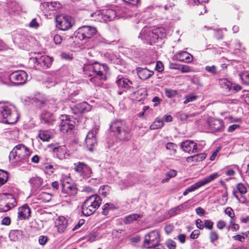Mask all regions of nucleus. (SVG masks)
<instances>
[{
  "instance_id": "f257e3e1",
  "label": "nucleus",
  "mask_w": 249,
  "mask_h": 249,
  "mask_svg": "<svg viewBox=\"0 0 249 249\" xmlns=\"http://www.w3.org/2000/svg\"><path fill=\"white\" fill-rule=\"evenodd\" d=\"M108 67L104 64L94 62L92 64L85 65L83 72L85 75L91 77L90 82L96 86H101L103 82L106 80Z\"/></svg>"
},
{
  "instance_id": "f03ea898",
  "label": "nucleus",
  "mask_w": 249,
  "mask_h": 249,
  "mask_svg": "<svg viewBox=\"0 0 249 249\" xmlns=\"http://www.w3.org/2000/svg\"><path fill=\"white\" fill-rule=\"evenodd\" d=\"M109 129L121 141H128L132 136L131 128L124 120L116 119L111 122Z\"/></svg>"
},
{
  "instance_id": "7ed1b4c3",
  "label": "nucleus",
  "mask_w": 249,
  "mask_h": 249,
  "mask_svg": "<svg viewBox=\"0 0 249 249\" xmlns=\"http://www.w3.org/2000/svg\"><path fill=\"white\" fill-rule=\"evenodd\" d=\"M109 129L121 141H128L132 136L131 128L124 120L116 119L111 122Z\"/></svg>"
},
{
  "instance_id": "20e7f679",
  "label": "nucleus",
  "mask_w": 249,
  "mask_h": 249,
  "mask_svg": "<svg viewBox=\"0 0 249 249\" xmlns=\"http://www.w3.org/2000/svg\"><path fill=\"white\" fill-rule=\"evenodd\" d=\"M109 129L121 141H128L132 136L131 128L124 120L116 119L111 122Z\"/></svg>"
},
{
  "instance_id": "39448f33",
  "label": "nucleus",
  "mask_w": 249,
  "mask_h": 249,
  "mask_svg": "<svg viewBox=\"0 0 249 249\" xmlns=\"http://www.w3.org/2000/svg\"><path fill=\"white\" fill-rule=\"evenodd\" d=\"M165 36V30L163 27H156L152 30L144 27L141 31L139 38L147 44L154 45L161 42Z\"/></svg>"
},
{
  "instance_id": "423d86ee",
  "label": "nucleus",
  "mask_w": 249,
  "mask_h": 249,
  "mask_svg": "<svg viewBox=\"0 0 249 249\" xmlns=\"http://www.w3.org/2000/svg\"><path fill=\"white\" fill-rule=\"evenodd\" d=\"M18 117L14 106L7 102H0V122L14 124L18 121Z\"/></svg>"
},
{
  "instance_id": "0eeeda50",
  "label": "nucleus",
  "mask_w": 249,
  "mask_h": 249,
  "mask_svg": "<svg viewBox=\"0 0 249 249\" xmlns=\"http://www.w3.org/2000/svg\"><path fill=\"white\" fill-rule=\"evenodd\" d=\"M116 83L120 89V90L118 92L119 94H122L123 92H128L130 93V95L133 99L138 101L141 100L140 98L135 96L136 94L141 93V90L135 91L133 84L129 79L119 76L117 78Z\"/></svg>"
},
{
  "instance_id": "6e6552de",
  "label": "nucleus",
  "mask_w": 249,
  "mask_h": 249,
  "mask_svg": "<svg viewBox=\"0 0 249 249\" xmlns=\"http://www.w3.org/2000/svg\"><path fill=\"white\" fill-rule=\"evenodd\" d=\"M102 199L98 195H94L86 199L82 206V212L84 215L92 214L100 207Z\"/></svg>"
},
{
  "instance_id": "1a4fd4ad",
  "label": "nucleus",
  "mask_w": 249,
  "mask_h": 249,
  "mask_svg": "<svg viewBox=\"0 0 249 249\" xmlns=\"http://www.w3.org/2000/svg\"><path fill=\"white\" fill-rule=\"evenodd\" d=\"M91 17L94 18V20L99 22H106L113 20L116 17L119 18L124 17V15L119 10L117 12L112 9H107L98 10L91 14Z\"/></svg>"
},
{
  "instance_id": "9d476101",
  "label": "nucleus",
  "mask_w": 249,
  "mask_h": 249,
  "mask_svg": "<svg viewBox=\"0 0 249 249\" xmlns=\"http://www.w3.org/2000/svg\"><path fill=\"white\" fill-rule=\"evenodd\" d=\"M30 152L28 148L22 144L16 145L9 154V160L12 162H18L28 161Z\"/></svg>"
},
{
  "instance_id": "9b49d317",
  "label": "nucleus",
  "mask_w": 249,
  "mask_h": 249,
  "mask_svg": "<svg viewBox=\"0 0 249 249\" xmlns=\"http://www.w3.org/2000/svg\"><path fill=\"white\" fill-rule=\"evenodd\" d=\"M27 79V74L24 71H16L5 77L3 75H0V83L2 84L9 85L11 82L15 85L24 84Z\"/></svg>"
},
{
  "instance_id": "f8f14e48",
  "label": "nucleus",
  "mask_w": 249,
  "mask_h": 249,
  "mask_svg": "<svg viewBox=\"0 0 249 249\" xmlns=\"http://www.w3.org/2000/svg\"><path fill=\"white\" fill-rule=\"evenodd\" d=\"M0 212H5L16 206L17 203L11 194L3 193L0 195Z\"/></svg>"
},
{
  "instance_id": "ddd939ff",
  "label": "nucleus",
  "mask_w": 249,
  "mask_h": 249,
  "mask_svg": "<svg viewBox=\"0 0 249 249\" xmlns=\"http://www.w3.org/2000/svg\"><path fill=\"white\" fill-rule=\"evenodd\" d=\"M53 58L47 55H42L40 53L36 54L35 57L30 58V61L35 64L37 69H47L52 65Z\"/></svg>"
},
{
  "instance_id": "4468645a",
  "label": "nucleus",
  "mask_w": 249,
  "mask_h": 249,
  "mask_svg": "<svg viewBox=\"0 0 249 249\" xmlns=\"http://www.w3.org/2000/svg\"><path fill=\"white\" fill-rule=\"evenodd\" d=\"M56 27L62 31H67L71 29L74 24L73 18L68 15H59L55 17Z\"/></svg>"
},
{
  "instance_id": "2eb2a0df",
  "label": "nucleus",
  "mask_w": 249,
  "mask_h": 249,
  "mask_svg": "<svg viewBox=\"0 0 249 249\" xmlns=\"http://www.w3.org/2000/svg\"><path fill=\"white\" fill-rule=\"evenodd\" d=\"M72 119V117L67 115L61 116L59 126L62 133L69 134L72 132L75 124V122Z\"/></svg>"
},
{
  "instance_id": "dca6fc26",
  "label": "nucleus",
  "mask_w": 249,
  "mask_h": 249,
  "mask_svg": "<svg viewBox=\"0 0 249 249\" xmlns=\"http://www.w3.org/2000/svg\"><path fill=\"white\" fill-rule=\"evenodd\" d=\"M75 172L82 178H89L92 174L91 168L86 163L78 161L73 164Z\"/></svg>"
},
{
  "instance_id": "f3484780",
  "label": "nucleus",
  "mask_w": 249,
  "mask_h": 249,
  "mask_svg": "<svg viewBox=\"0 0 249 249\" xmlns=\"http://www.w3.org/2000/svg\"><path fill=\"white\" fill-rule=\"evenodd\" d=\"M160 234L158 231H152L144 236L143 246L146 248H151L160 244Z\"/></svg>"
},
{
  "instance_id": "a211bd4d",
  "label": "nucleus",
  "mask_w": 249,
  "mask_h": 249,
  "mask_svg": "<svg viewBox=\"0 0 249 249\" xmlns=\"http://www.w3.org/2000/svg\"><path fill=\"white\" fill-rule=\"evenodd\" d=\"M97 33L95 27L90 26H83L77 30V37L80 40H87Z\"/></svg>"
},
{
  "instance_id": "6ab92c4d",
  "label": "nucleus",
  "mask_w": 249,
  "mask_h": 249,
  "mask_svg": "<svg viewBox=\"0 0 249 249\" xmlns=\"http://www.w3.org/2000/svg\"><path fill=\"white\" fill-rule=\"evenodd\" d=\"M209 129L213 132H222L224 129V122L219 119L210 117L208 119Z\"/></svg>"
},
{
  "instance_id": "aec40b11",
  "label": "nucleus",
  "mask_w": 249,
  "mask_h": 249,
  "mask_svg": "<svg viewBox=\"0 0 249 249\" xmlns=\"http://www.w3.org/2000/svg\"><path fill=\"white\" fill-rule=\"evenodd\" d=\"M97 128H94L89 132L85 139V143L89 150L91 151L93 148L96 145L97 141L96 135L97 133Z\"/></svg>"
},
{
  "instance_id": "412c9836",
  "label": "nucleus",
  "mask_w": 249,
  "mask_h": 249,
  "mask_svg": "<svg viewBox=\"0 0 249 249\" xmlns=\"http://www.w3.org/2000/svg\"><path fill=\"white\" fill-rule=\"evenodd\" d=\"M7 10L9 14H18L22 7L17 0H6Z\"/></svg>"
},
{
  "instance_id": "4be33fe9",
  "label": "nucleus",
  "mask_w": 249,
  "mask_h": 249,
  "mask_svg": "<svg viewBox=\"0 0 249 249\" xmlns=\"http://www.w3.org/2000/svg\"><path fill=\"white\" fill-rule=\"evenodd\" d=\"M180 147L183 151L188 153H196L198 151L197 145L193 141L187 140L182 142Z\"/></svg>"
},
{
  "instance_id": "5701e85b",
  "label": "nucleus",
  "mask_w": 249,
  "mask_h": 249,
  "mask_svg": "<svg viewBox=\"0 0 249 249\" xmlns=\"http://www.w3.org/2000/svg\"><path fill=\"white\" fill-rule=\"evenodd\" d=\"M32 190L35 192L41 190L42 188L43 179L37 176L32 177L29 181Z\"/></svg>"
},
{
  "instance_id": "b1692460",
  "label": "nucleus",
  "mask_w": 249,
  "mask_h": 249,
  "mask_svg": "<svg viewBox=\"0 0 249 249\" xmlns=\"http://www.w3.org/2000/svg\"><path fill=\"white\" fill-rule=\"evenodd\" d=\"M18 214L19 219H27L30 216L31 209L27 204H24L18 208Z\"/></svg>"
},
{
  "instance_id": "393cba45",
  "label": "nucleus",
  "mask_w": 249,
  "mask_h": 249,
  "mask_svg": "<svg viewBox=\"0 0 249 249\" xmlns=\"http://www.w3.org/2000/svg\"><path fill=\"white\" fill-rule=\"evenodd\" d=\"M55 226L59 232H63L68 227L67 219L64 216L58 217L55 221Z\"/></svg>"
},
{
  "instance_id": "a878e982",
  "label": "nucleus",
  "mask_w": 249,
  "mask_h": 249,
  "mask_svg": "<svg viewBox=\"0 0 249 249\" xmlns=\"http://www.w3.org/2000/svg\"><path fill=\"white\" fill-rule=\"evenodd\" d=\"M137 73L139 77L142 80L148 79L154 74V71H150L147 68L139 67L136 69Z\"/></svg>"
},
{
  "instance_id": "bb28decb",
  "label": "nucleus",
  "mask_w": 249,
  "mask_h": 249,
  "mask_svg": "<svg viewBox=\"0 0 249 249\" xmlns=\"http://www.w3.org/2000/svg\"><path fill=\"white\" fill-rule=\"evenodd\" d=\"M41 120L42 123L50 125L53 124L55 120L52 113L45 111L41 114Z\"/></svg>"
},
{
  "instance_id": "cd10ccee",
  "label": "nucleus",
  "mask_w": 249,
  "mask_h": 249,
  "mask_svg": "<svg viewBox=\"0 0 249 249\" xmlns=\"http://www.w3.org/2000/svg\"><path fill=\"white\" fill-rule=\"evenodd\" d=\"M176 57L178 61L185 63H189L193 60V56L186 51L178 53Z\"/></svg>"
},
{
  "instance_id": "c85d7f7f",
  "label": "nucleus",
  "mask_w": 249,
  "mask_h": 249,
  "mask_svg": "<svg viewBox=\"0 0 249 249\" xmlns=\"http://www.w3.org/2000/svg\"><path fill=\"white\" fill-rule=\"evenodd\" d=\"M142 215L138 213H132L125 216L124 219V222L125 224H130L134 221L140 220L142 218Z\"/></svg>"
},
{
  "instance_id": "c756f323",
  "label": "nucleus",
  "mask_w": 249,
  "mask_h": 249,
  "mask_svg": "<svg viewBox=\"0 0 249 249\" xmlns=\"http://www.w3.org/2000/svg\"><path fill=\"white\" fill-rule=\"evenodd\" d=\"M54 153H56L59 159H63L66 158L67 152L65 146H59L53 148Z\"/></svg>"
},
{
  "instance_id": "7c9ffc66",
  "label": "nucleus",
  "mask_w": 249,
  "mask_h": 249,
  "mask_svg": "<svg viewBox=\"0 0 249 249\" xmlns=\"http://www.w3.org/2000/svg\"><path fill=\"white\" fill-rule=\"evenodd\" d=\"M62 192L64 194H66L65 196H74L76 194V189L73 184L71 185H67L62 188Z\"/></svg>"
},
{
  "instance_id": "2f4dec72",
  "label": "nucleus",
  "mask_w": 249,
  "mask_h": 249,
  "mask_svg": "<svg viewBox=\"0 0 249 249\" xmlns=\"http://www.w3.org/2000/svg\"><path fill=\"white\" fill-rule=\"evenodd\" d=\"M75 108L78 112L89 111L90 110V106L86 102L79 103L75 105Z\"/></svg>"
},
{
  "instance_id": "473e14b6",
  "label": "nucleus",
  "mask_w": 249,
  "mask_h": 249,
  "mask_svg": "<svg viewBox=\"0 0 249 249\" xmlns=\"http://www.w3.org/2000/svg\"><path fill=\"white\" fill-rule=\"evenodd\" d=\"M117 209V207L114 203H106L102 207V213L104 215H107L110 212Z\"/></svg>"
},
{
  "instance_id": "72a5a7b5",
  "label": "nucleus",
  "mask_w": 249,
  "mask_h": 249,
  "mask_svg": "<svg viewBox=\"0 0 249 249\" xmlns=\"http://www.w3.org/2000/svg\"><path fill=\"white\" fill-rule=\"evenodd\" d=\"M13 41L15 43L19 44H26L28 42L26 36L20 34H14Z\"/></svg>"
},
{
  "instance_id": "f704fd0d",
  "label": "nucleus",
  "mask_w": 249,
  "mask_h": 249,
  "mask_svg": "<svg viewBox=\"0 0 249 249\" xmlns=\"http://www.w3.org/2000/svg\"><path fill=\"white\" fill-rule=\"evenodd\" d=\"M219 84L221 87L227 91H229L231 89V87H232V83L226 78L220 79L219 80Z\"/></svg>"
},
{
  "instance_id": "c9c22d12",
  "label": "nucleus",
  "mask_w": 249,
  "mask_h": 249,
  "mask_svg": "<svg viewBox=\"0 0 249 249\" xmlns=\"http://www.w3.org/2000/svg\"><path fill=\"white\" fill-rule=\"evenodd\" d=\"M219 176L217 173H213L209 176L204 178L203 179L200 180V181L203 186L210 183V182L214 180Z\"/></svg>"
},
{
  "instance_id": "e433bc0d",
  "label": "nucleus",
  "mask_w": 249,
  "mask_h": 249,
  "mask_svg": "<svg viewBox=\"0 0 249 249\" xmlns=\"http://www.w3.org/2000/svg\"><path fill=\"white\" fill-rule=\"evenodd\" d=\"M163 120L160 117H157L153 124L150 125V128L151 130L157 129L161 128L163 126Z\"/></svg>"
},
{
  "instance_id": "4c0bfd02",
  "label": "nucleus",
  "mask_w": 249,
  "mask_h": 249,
  "mask_svg": "<svg viewBox=\"0 0 249 249\" xmlns=\"http://www.w3.org/2000/svg\"><path fill=\"white\" fill-rule=\"evenodd\" d=\"M39 138L44 142H48L51 138L49 131L40 130L38 133Z\"/></svg>"
},
{
  "instance_id": "58836bf2",
  "label": "nucleus",
  "mask_w": 249,
  "mask_h": 249,
  "mask_svg": "<svg viewBox=\"0 0 249 249\" xmlns=\"http://www.w3.org/2000/svg\"><path fill=\"white\" fill-rule=\"evenodd\" d=\"M110 187L107 185L101 186L99 190V194L104 197L107 196L110 192Z\"/></svg>"
},
{
  "instance_id": "ea45409f",
  "label": "nucleus",
  "mask_w": 249,
  "mask_h": 249,
  "mask_svg": "<svg viewBox=\"0 0 249 249\" xmlns=\"http://www.w3.org/2000/svg\"><path fill=\"white\" fill-rule=\"evenodd\" d=\"M8 178L7 173L0 169V187L7 181Z\"/></svg>"
},
{
  "instance_id": "a19ab883",
  "label": "nucleus",
  "mask_w": 249,
  "mask_h": 249,
  "mask_svg": "<svg viewBox=\"0 0 249 249\" xmlns=\"http://www.w3.org/2000/svg\"><path fill=\"white\" fill-rule=\"evenodd\" d=\"M56 84L55 78L53 77H49L47 80L44 82V85L48 88L54 86Z\"/></svg>"
},
{
  "instance_id": "79ce46f5",
  "label": "nucleus",
  "mask_w": 249,
  "mask_h": 249,
  "mask_svg": "<svg viewBox=\"0 0 249 249\" xmlns=\"http://www.w3.org/2000/svg\"><path fill=\"white\" fill-rule=\"evenodd\" d=\"M234 53H237L238 52H242L244 50V48L242 47V44L239 40H235L234 41Z\"/></svg>"
},
{
  "instance_id": "37998d69",
  "label": "nucleus",
  "mask_w": 249,
  "mask_h": 249,
  "mask_svg": "<svg viewBox=\"0 0 249 249\" xmlns=\"http://www.w3.org/2000/svg\"><path fill=\"white\" fill-rule=\"evenodd\" d=\"M177 174V171L175 170H170L166 173V177L163 179V181H168L171 178L175 177Z\"/></svg>"
},
{
  "instance_id": "c03bdc74",
  "label": "nucleus",
  "mask_w": 249,
  "mask_h": 249,
  "mask_svg": "<svg viewBox=\"0 0 249 249\" xmlns=\"http://www.w3.org/2000/svg\"><path fill=\"white\" fill-rule=\"evenodd\" d=\"M197 98V96L193 94H187L185 96V100L183 102L184 104H187L191 102L195 101Z\"/></svg>"
},
{
  "instance_id": "a18cd8bd",
  "label": "nucleus",
  "mask_w": 249,
  "mask_h": 249,
  "mask_svg": "<svg viewBox=\"0 0 249 249\" xmlns=\"http://www.w3.org/2000/svg\"><path fill=\"white\" fill-rule=\"evenodd\" d=\"M61 182L62 188L66 186L67 185H71L73 184L71 179L68 177H63L61 180Z\"/></svg>"
},
{
  "instance_id": "49530a36",
  "label": "nucleus",
  "mask_w": 249,
  "mask_h": 249,
  "mask_svg": "<svg viewBox=\"0 0 249 249\" xmlns=\"http://www.w3.org/2000/svg\"><path fill=\"white\" fill-rule=\"evenodd\" d=\"M50 11L57 10L61 7V4L57 1L49 2Z\"/></svg>"
},
{
  "instance_id": "de8ad7c7",
  "label": "nucleus",
  "mask_w": 249,
  "mask_h": 249,
  "mask_svg": "<svg viewBox=\"0 0 249 249\" xmlns=\"http://www.w3.org/2000/svg\"><path fill=\"white\" fill-rule=\"evenodd\" d=\"M44 170L46 173L51 175L54 172V168H53V165L45 163L44 166Z\"/></svg>"
},
{
  "instance_id": "09e8293b",
  "label": "nucleus",
  "mask_w": 249,
  "mask_h": 249,
  "mask_svg": "<svg viewBox=\"0 0 249 249\" xmlns=\"http://www.w3.org/2000/svg\"><path fill=\"white\" fill-rule=\"evenodd\" d=\"M40 9L44 13L50 14V11L49 2H45L42 3L40 5Z\"/></svg>"
},
{
  "instance_id": "8fccbe9b",
  "label": "nucleus",
  "mask_w": 249,
  "mask_h": 249,
  "mask_svg": "<svg viewBox=\"0 0 249 249\" xmlns=\"http://www.w3.org/2000/svg\"><path fill=\"white\" fill-rule=\"evenodd\" d=\"M240 79L246 85H249V73L244 72L239 75Z\"/></svg>"
},
{
  "instance_id": "3c124183",
  "label": "nucleus",
  "mask_w": 249,
  "mask_h": 249,
  "mask_svg": "<svg viewBox=\"0 0 249 249\" xmlns=\"http://www.w3.org/2000/svg\"><path fill=\"white\" fill-rule=\"evenodd\" d=\"M225 213L226 214H227L229 217L231 218L230 223L231 224H232L233 220H234V217L235 216L233 210L231 207H228L225 210Z\"/></svg>"
},
{
  "instance_id": "603ef678",
  "label": "nucleus",
  "mask_w": 249,
  "mask_h": 249,
  "mask_svg": "<svg viewBox=\"0 0 249 249\" xmlns=\"http://www.w3.org/2000/svg\"><path fill=\"white\" fill-rule=\"evenodd\" d=\"M165 93L167 97L171 98L174 97L177 94V92L175 90H173L169 89H165Z\"/></svg>"
},
{
  "instance_id": "864d4df0",
  "label": "nucleus",
  "mask_w": 249,
  "mask_h": 249,
  "mask_svg": "<svg viewBox=\"0 0 249 249\" xmlns=\"http://www.w3.org/2000/svg\"><path fill=\"white\" fill-rule=\"evenodd\" d=\"M219 238L218 234L214 231H212L210 233V241L213 243L214 242L216 241Z\"/></svg>"
},
{
  "instance_id": "5fc2aeb1",
  "label": "nucleus",
  "mask_w": 249,
  "mask_h": 249,
  "mask_svg": "<svg viewBox=\"0 0 249 249\" xmlns=\"http://www.w3.org/2000/svg\"><path fill=\"white\" fill-rule=\"evenodd\" d=\"M202 186H203V185H202L200 180H199V181L196 182L195 184L192 185L191 186L189 187L188 188L190 190V191L191 192H192Z\"/></svg>"
},
{
  "instance_id": "6e6d98bb",
  "label": "nucleus",
  "mask_w": 249,
  "mask_h": 249,
  "mask_svg": "<svg viewBox=\"0 0 249 249\" xmlns=\"http://www.w3.org/2000/svg\"><path fill=\"white\" fill-rule=\"evenodd\" d=\"M205 70L208 72L211 73L213 74H215L217 73V70L216 67L213 65L212 66H207L205 67Z\"/></svg>"
},
{
  "instance_id": "4d7b16f0",
  "label": "nucleus",
  "mask_w": 249,
  "mask_h": 249,
  "mask_svg": "<svg viewBox=\"0 0 249 249\" xmlns=\"http://www.w3.org/2000/svg\"><path fill=\"white\" fill-rule=\"evenodd\" d=\"M237 189L241 195H244L247 192L245 186L242 183H238L237 185Z\"/></svg>"
},
{
  "instance_id": "13d9d810",
  "label": "nucleus",
  "mask_w": 249,
  "mask_h": 249,
  "mask_svg": "<svg viewBox=\"0 0 249 249\" xmlns=\"http://www.w3.org/2000/svg\"><path fill=\"white\" fill-rule=\"evenodd\" d=\"M95 41L98 43H107V41L99 34H96Z\"/></svg>"
},
{
  "instance_id": "bf43d9fd",
  "label": "nucleus",
  "mask_w": 249,
  "mask_h": 249,
  "mask_svg": "<svg viewBox=\"0 0 249 249\" xmlns=\"http://www.w3.org/2000/svg\"><path fill=\"white\" fill-rule=\"evenodd\" d=\"M19 231H12L10 232L9 237L11 240L15 241L18 239V234H19Z\"/></svg>"
},
{
  "instance_id": "052dcab7",
  "label": "nucleus",
  "mask_w": 249,
  "mask_h": 249,
  "mask_svg": "<svg viewBox=\"0 0 249 249\" xmlns=\"http://www.w3.org/2000/svg\"><path fill=\"white\" fill-rule=\"evenodd\" d=\"M39 196L40 199H43L46 202L49 201L51 199V196L46 193H42Z\"/></svg>"
},
{
  "instance_id": "680f3d73",
  "label": "nucleus",
  "mask_w": 249,
  "mask_h": 249,
  "mask_svg": "<svg viewBox=\"0 0 249 249\" xmlns=\"http://www.w3.org/2000/svg\"><path fill=\"white\" fill-rule=\"evenodd\" d=\"M48 241V238L46 236L40 235L38 238V242L41 245H45Z\"/></svg>"
},
{
  "instance_id": "e2e57ef3",
  "label": "nucleus",
  "mask_w": 249,
  "mask_h": 249,
  "mask_svg": "<svg viewBox=\"0 0 249 249\" xmlns=\"http://www.w3.org/2000/svg\"><path fill=\"white\" fill-rule=\"evenodd\" d=\"M175 69L181 70L182 72H188L190 71V68L186 65H180V67H174Z\"/></svg>"
},
{
  "instance_id": "0e129e2a",
  "label": "nucleus",
  "mask_w": 249,
  "mask_h": 249,
  "mask_svg": "<svg viewBox=\"0 0 249 249\" xmlns=\"http://www.w3.org/2000/svg\"><path fill=\"white\" fill-rule=\"evenodd\" d=\"M29 26L31 28L37 29L39 26V24L36 20V18H33L29 24Z\"/></svg>"
},
{
  "instance_id": "69168bd1",
  "label": "nucleus",
  "mask_w": 249,
  "mask_h": 249,
  "mask_svg": "<svg viewBox=\"0 0 249 249\" xmlns=\"http://www.w3.org/2000/svg\"><path fill=\"white\" fill-rule=\"evenodd\" d=\"M188 207V202H186L178 206L175 207L177 211L178 212V213H180V212L183 211V210L186 209Z\"/></svg>"
},
{
  "instance_id": "338daca9",
  "label": "nucleus",
  "mask_w": 249,
  "mask_h": 249,
  "mask_svg": "<svg viewBox=\"0 0 249 249\" xmlns=\"http://www.w3.org/2000/svg\"><path fill=\"white\" fill-rule=\"evenodd\" d=\"M213 223L210 220H205L204 221V227L208 229L212 230Z\"/></svg>"
},
{
  "instance_id": "774afa93",
  "label": "nucleus",
  "mask_w": 249,
  "mask_h": 249,
  "mask_svg": "<svg viewBox=\"0 0 249 249\" xmlns=\"http://www.w3.org/2000/svg\"><path fill=\"white\" fill-rule=\"evenodd\" d=\"M166 246L169 249H175L176 244L175 242L171 240L166 242Z\"/></svg>"
}]
</instances>
